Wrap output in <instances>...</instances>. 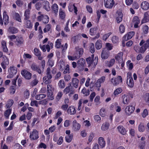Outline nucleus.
<instances>
[{
    "label": "nucleus",
    "mask_w": 149,
    "mask_h": 149,
    "mask_svg": "<svg viewBox=\"0 0 149 149\" xmlns=\"http://www.w3.org/2000/svg\"><path fill=\"white\" fill-rule=\"evenodd\" d=\"M63 92L65 94L70 93L69 94V96H70L71 95L73 94L74 93V89L72 86L71 85V83H69V85L64 89Z\"/></svg>",
    "instance_id": "423d86ee"
},
{
    "label": "nucleus",
    "mask_w": 149,
    "mask_h": 149,
    "mask_svg": "<svg viewBox=\"0 0 149 149\" xmlns=\"http://www.w3.org/2000/svg\"><path fill=\"white\" fill-rule=\"evenodd\" d=\"M43 8L45 9L47 11H48L50 9L49 4L48 2L46 1L43 6Z\"/></svg>",
    "instance_id": "a18cd8bd"
},
{
    "label": "nucleus",
    "mask_w": 149,
    "mask_h": 149,
    "mask_svg": "<svg viewBox=\"0 0 149 149\" xmlns=\"http://www.w3.org/2000/svg\"><path fill=\"white\" fill-rule=\"evenodd\" d=\"M6 109L4 112V115L6 118L8 119L9 118V116L10 114L11 111L12 109L10 108Z\"/></svg>",
    "instance_id": "c756f323"
},
{
    "label": "nucleus",
    "mask_w": 149,
    "mask_h": 149,
    "mask_svg": "<svg viewBox=\"0 0 149 149\" xmlns=\"http://www.w3.org/2000/svg\"><path fill=\"white\" fill-rule=\"evenodd\" d=\"M8 19L9 17L6 14V12L4 11L3 13V20L5 25L8 23Z\"/></svg>",
    "instance_id": "393cba45"
},
{
    "label": "nucleus",
    "mask_w": 149,
    "mask_h": 149,
    "mask_svg": "<svg viewBox=\"0 0 149 149\" xmlns=\"http://www.w3.org/2000/svg\"><path fill=\"white\" fill-rule=\"evenodd\" d=\"M81 127L80 125L77 123L76 120L73 122V129L75 131L79 130Z\"/></svg>",
    "instance_id": "a211bd4d"
},
{
    "label": "nucleus",
    "mask_w": 149,
    "mask_h": 149,
    "mask_svg": "<svg viewBox=\"0 0 149 149\" xmlns=\"http://www.w3.org/2000/svg\"><path fill=\"white\" fill-rule=\"evenodd\" d=\"M114 2L113 0H104V4L106 7L111 8L113 6Z\"/></svg>",
    "instance_id": "ddd939ff"
},
{
    "label": "nucleus",
    "mask_w": 149,
    "mask_h": 149,
    "mask_svg": "<svg viewBox=\"0 0 149 149\" xmlns=\"http://www.w3.org/2000/svg\"><path fill=\"white\" fill-rule=\"evenodd\" d=\"M52 8L53 10V12L55 14H56L58 13V7L57 4L56 3L53 4L52 6Z\"/></svg>",
    "instance_id": "c85d7f7f"
},
{
    "label": "nucleus",
    "mask_w": 149,
    "mask_h": 149,
    "mask_svg": "<svg viewBox=\"0 0 149 149\" xmlns=\"http://www.w3.org/2000/svg\"><path fill=\"white\" fill-rule=\"evenodd\" d=\"M97 28H91L90 30V34L91 36H93L96 33Z\"/></svg>",
    "instance_id": "603ef678"
},
{
    "label": "nucleus",
    "mask_w": 149,
    "mask_h": 149,
    "mask_svg": "<svg viewBox=\"0 0 149 149\" xmlns=\"http://www.w3.org/2000/svg\"><path fill=\"white\" fill-rule=\"evenodd\" d=\"M45 60H42L41 62V67L42 68L41 70L38 66H37L36 64L35 63H33L31 65V67L32 70L34 71H36L39 74H41L43 71L45 66Z\"/></svg>",
    "instance_id": "f257e3e1"
},
{
    "label": "nucleus",
    "mask_w": 149,
    "mask_h": 149,
    "mask_svg": "<svg viewBox=\"0 0 149 149\" xmlns=\"http://www.w3.org/2000/svg\"><path fill=\"white\" fill-rule=\"evenodd\" d=\"M21 74L26 79H30L31 78V73L26 70H22Z\"/></svg>",
    "instance_id": "1a4fd4ad"
},
{
    "label": "nucleus",
    "mask_w": 149,
    "mask_h": 149,
    "mask_svg": "<svg viewBox=\"0 0 149 149\" xmlns=\"http://www.w3.org/2000/svg\"><path fill=\"white\" fill-rule=\"evenodd\" d=\"M52 77L51 74V69L50 68H48L46 71V75L43 78L44 82L46 84L50 83L51 82L50 79Z\"/></svg>",
    "instance_id": "7ed1b4c3"
},
{
    "label": "nucleus",
    "mask_w": 149,
    "mask_h": 149,
    "mask_svg": "<svg viewBox=\"0 0 149 149\" xmlns=\"http://www.w3.org/2000/svg\"><path fill=\"white\" fill-rule=\"evenodd\" d=\"M122 98L123 102L124 104H128L129 102V97L127 95L124 94L122 95Z\"/></svg>",
    "instance_id": "aec40b11"
},
{
    "label": "nucleus",
    "mask_w": 149,
    "mask_h": 149,
    "mask_svg": "<svg viewBox=\"0 0 149 149\" xmlns=\"http://www.w3.org/2000/svg\"><path fill=\"white\" fill-rule=\"evenodd\" d=\"M100 115L102 117H104L105 115V109L103 108H102L100 111Z\"/></svg>",
    "instance_id": "13d9d810"
},
{
    "label": "nucleus",
    "mask_w": 149,
    "mask_h": 149,
    "mask_svg": "<svg viewBox=\"0 0 149 149\" xmlns=\"http://www.w3.org/2000/svg\"><path fill=\"white\" fill-rule=\"evenodd\" d=\"M67 112L70 115H74L76 113V111L74 107L70 106L68 109Z\"/></svg>",
    "instance_id": "5701e85b"
},
{
    "label": "nucleus",
    "mask_w": 149,
    "mask_h": 149,
    "mask_svg": "<svg viewBox=\"0 0 149 149\" xmlns=\"http://www.w3.org/2000/svg\"><path fill=\"white\" fill-rule=\"evenodd\" d=\"M135 109V107L132 105L126 106L125 109V111L126 115L129 116L133 113Z\"/></svg>",
    "instance_id": "39448f33"
},
{
    "label": "nucleus",
    "mask_w": 149,
    "mask_h": 149,
    "mask_svg": "<svg viewBox=\"0 0 149 149\" xmlns=\"http://www.w3.org/2000/svg\"><path fill=\"white\" fill-rule=\"evenodd\" d=\"M127 64L129 69L130 70H131L133 68V64L132 63H130V61H128L127 63Z\"/></svg>",
    "instance_id": "338daca9"
},
{
    "label": "nucleus",
    "mask_w": 149,
    "mask_h": 149,
    "mask_svg": "<svg viewBox=\"0 0 149 149\" xmlns=\"http://www.w3.org/2000/svg\"><path fill=\"white\" fill-rule=\"evenodd\" d=\"M8 31L12 34L17 33L18 31L17 29L14 27H10L8 29Z\"/></svg>",
    "instance_id": "c9c22d12"
},
{
    "label": "nucleus",
    "mask_w": 149,
    "mask_h": 149,
    "mask_svg": "<svg viewBox=\"0 0 149 149\" xmlns=\"http://www.w3.org/2000/svg\"><path fill=\"white\" fill-rule=\"evenodd\" d=\"M122 81V78L120 76H118L117 78H112L111 80V82L114 86L118 85Z\"/></svg>",
    "instance_id": "0eeeda50"
},
{
    "label": "nucleus",
    "mask_w": 149,
    "mask_h": 149,
    "mask_svg": "<svg viewBox=\"0 0 149 149\" xmlns=\"http://www.w3.org/2000/svg\"><path fill=\"white\" fill-rule=\"evenodd\" d=\"M46 96L45 94H40L37 95L35 96V99L38 100H40L44 99Z\"/></svg>",
    "instance_id": "f704fd0d"
},
{
    "label": "nucleus",
    "mask_w": 149,
    "mask_h": 149,
    "mask_svg": "<svg viewBox=\"0 0 149 149\" xmlns=\"http://www.w3.org/2000/svg\"><path fill=\"white\" fill-rule=\"evenodd\" d=\"M35 54L36 56H41V53L40 50L36 48H35L34 49Z\"/></svg>",
    "instance_id": "8fccbe9b"
},
{
    "label": "nucleus",
    "mask_w": 149,
    "mask_h": 149,
    "mask_svg": "<svg viewBox=\"0 0 149 149\" xmlns=\"http://www.w3.org/2000/svg\"><path fill=\"white\" fill-rule=\"evenodd\" d=\"M73 136L72 134L67 135L65 137L66 141L68 143L70 142L73 138Z\"/></svg>",
    "instance_id": "ea45409f"
},
{
    "label": "nucleus",
    "mask_w": 149,
    "mask_h": 149,
    "mask_svg": "<svg viewBox=\"0 0 149 149\" xmlns=\"http://www.w3.org/2000/svg\"><path fill=\"white\" fill-rule=\"evenodd\" d=\"M117 129L121 134L124 135L126 134V131L123 126H119L117 127Z\"/></svg>",
    "instance_id": "bb28decb"
},
{
    "label": "nucleus",
    "mask_w": 149,
    "mask_h": 149,
    "mask_svg": "<svg viewBox=\"0 0 149 149\" xmlns=\"http://www.w3.org/2000/svg\"><path fill=\"white\" fill-rule=\"evenodd\" d=\"M132 21L134 24V27L137 28L138 27V25L140 23V20L137 16L134 17Z\"/></svg>",
    "instance_id": "4be33fe9"
},
{
    "label": "nucleus",
    "mask_w": 149,
    "mask_h": 149,
    "mask_svg": "<svg viewBox=\"0 0 149 149\" xmlns=\"http://www.w3.org/2000/svg\"><path fill=\"white\" fill-rule=\"evenodd\" d=\"M14 18L16 20L20 22H22L21 17L19 14L18 13H15Z\"/></svg>",
    "instance_id": "473e14b6"
},
{
    "label": "nucleus",
    "mask_w": 149,
    "mask_h": 149,
    "mask_svg": "<svg viewBox=\"0 0 149 149\" xmlns=\"http://www.w3.org/2000/svg\"><path fill=\"white\" fill-rule=\"evenodd\" d=\"M119 31L121 33H123L125 31V26L123 24H121L119 27Z\"/></svg>",
    "instance_id": "4d7b16f0"
},
{
    "label": "nucleus",
    "mask_w": 149,
    "mask_h": 149,
    "mask_svg": "<svg viewBox=\"0 0 149 149\" xmlns=\"http://www.w3.org/2000/svg\"><path fill=\"white\" fill-rule=\"evenodd\" d=\"M109 56V52L106 49H104L102 51L101 57L102 59H105L107 58Z\"/></svg>",
    "instance_id": "dca6fc26"
},
{
    "label": "nucleus",
    "mask_w": 149,
    "mask_h": 149,
    "mask_svg": "<svg viewBox=\"0 0 149 149\" xmlns=\"http://www.w3.org/2000/svg\"><path fill=\"white\" fill-rule=\"evenodd\" d=\"M115 63V60L114 58L111 59L109 61V63L108 64V66L109 67H112Z\"/></svg>",
    "instance_id": "e2e57ef3"
},
{
    "label": "nucleus",
    "mask_w": 149,
    "mask_h": 149,
    "mask_svg": "<svg viewBox=\"0 0 149 149\" xmlns=\"http://www.w3.org/2000/svg\"><path fill=\"white\" fill-rule=\"evenodd\" d=\"M109 126V124L107 123H103L101 127V129L102 130L104 131L107 130Z\"/></svg>",
    "instance_id": "4c0bfd02"
},
{
    "label": "nucleus",
    "mask_w": 149,
    "mask_h": 149,
    "mask_svg": "<svg viewBox=\"0 0 149 149\" xmlns=\"http://www.w3.org/2000/svg\"><path fill=\"white\" fill-rule=\"evenodd\" d=\"M54 64V61L52 58L49 59L47 62V64L51 67H52Z\"/></svg>",
    "instance_id": "09e8293b"
},
{
    "label": "nucleus",
    "mask_w": 149,
    "mask_h": 149,
    "mask_svg": "<svg viewBox=\"0 0 149 149\" xmlns=\"http://www.w3.org/2000/svg\"><path fill=\"white\" fill-rule=\"evenodd\" d=\"M127 83L129 87L132 88L133 87L134 83L133 79L130 73H128L127 74Z\"/></svg>",
    "instance_id": "6e6552de"
},
{
    "label": "nucleus",
    "mask_w": 149,
    "mask_h": 149,
    "mask_svg": "<svg viewBox=\"0 0 149 149\" xmlns=\"http://www.w3.org/2000/svg\"><path fill=\"white\" fill-rule=\"evenodd\" d=\"M13 139V137L12 136H9L7 137L6 139V142L8 143H10Z\"/></svg>",
    "instance_id": "680f3d73"
},
{
    "label": "nucleus",
    "mask_w": 149,
    "mask_h": 149,
    "mask_svg": "<svg viewBox=\"0 0 149 149\" xmlns=\"http://www.w3.org/2000/svg\"><path fill=\"white\" fill-rule=\"evenodd\" d=\"M138 129L139 131L140 132H143L145 130L144 125L142 124H140L138 127Z\"/></svg>",
    "instance_id": "69168bd1"
},
{
    "label": "nucleus",
    "mask_w": 149,
    "mask_h": 149,
    "mask_svg": "<svg viewBox=\"0 0 149 149\" xmlns=\"http://www.w3.org/2000/svg\"><path fill=\"white\" fill-rule=\"evenodd\" d=\"M123 55V53L122 52H120L115 56V58L119 63H122L123 62L122 57Z\"/></svg>",
    "instance_id": "f3484780"
},
{
    "label": "nucleus",
    "mask_w": 149,
    "mask_h": 149,
    "mask_svg": "<svg viewBox=\"0 0 149 149\" xmlns=\"http://www.w3.org/2000/svg\"><path fill=\"white\" fill-rule=\"evenodd\" d=\"M75 49H76V51L78 53L79 55H78L77 56L79 58L82 55L83 53V49L82 48L79 47H76Z\"/></svg>",
    "instance_id": "b1692460"
},
{
    "label": "nucleus",
    "mask_w": 149,
    "mask_h": 149,
    "mask_svg": "<svg viewBox=\"0 0 149 149\" xmlns=\"http://www.w3.org/2000/svg\"><path fill=\"white\" fill-rule=\"evenodd\" d=\"M149 21V12L145 13L144 14V17L142 20V23H145Z\"/></svg>",
    "instance_id": "a878e982"
},
{
    "label": "nucleus",
    "mask_w": 149,
    "mask_h": 149,
    "mask_svg": "<svg viewBox=\"0 0 149 149\" xmlns=\"http://www.w3.org/2000/svg\"><path fill=\"white\" fill-rule=\"evenodd\" d=\"M98 58L95 57V59H93L91 57L88 58L86 59V61L88 64V67L92 66L95 67L97 64L98 62Z\"/></svg>",
    "instance_id": "f03ea898"
},
{
    "label": "nucleus",
    "mask_w": 149,
    "mask_h": 149,
    "mask_svg": "<svg viewBox=\"0 0 149 149\" xmlns=\"http://www.w3.org/2000/svg\"><path fill=\"white\" fill-rule=\"evenodd\" d=\"M15 42L16 45L18 47H20L24 44V40L22 36H17Z\"/></svg>",
    "instance_id": "9d476101"
},
{
    "label": "nucleus",
    "mask_w": 149,
    "mask_h": 149,
    "mask_svg": "<svg viewBox=\"0 0 149 149\" xmlns=\"http://www.w3.org/2000/svg\"><path fill=\"white\" fill-rule=\"evenodd\" d=\"M26 25V28H31L32 27V24L30 21L29 20H27Z\"/></svg>",
    "instance_id": "bf43d9fd"
},
{
    "label": "nucleus",
    "mask_w": 149,
    "mask_h": 149,
    "mask_svg": "<svg viewBox=\"0 0 149 149\" xmlns=\"http://www.w3.org/2000/svg\"><path fill=\"white\" fill-rule=\"evenodd\" d=\"M98 143L101 148L104 147L105 145V142L104 138L102 137H100L98 140Z\"/></svg>",
    "instance_id": "6ab92c4d"
},
{
    "label": "nucleus",
    "mask_w": 149,
    "mask_h": 149,
    "mask_svg": "<svg viewBox=\"0 0 149 149\" xmlns=\"http://www.w3.org/2000/svg\"><path fill=\"white\" fill-rule=\"evenodd\" d=\"M79 82V81L77 78H73L72 79L71 82L70 83H71V85H72V87L76 88L78 87Z\"/></svg>",
    "instance_id": "4468645a"
},
{
    "label": "nucleus",
    "mask_w": 149,
    "mask_h": 149,
    "mask_svg": "<svg viewBox=\"0 0 149 149\" xmlns=\"http://www.w3.org/2000/svg\"><path fill=\"white\" fill-rule=\"evenodd\" d=\"M47 93H51L52 92L53 88H52V86L50 85H48L47 86Z\"/></svg>",
    "instance_id": "0e129e2a"
},
{
    "label": "nucleus",
    "mask_w": 149,
    "mask_h": 149,
    "mask_svg": "<svg viewBox=\"0 0 149 149\" xmlns=\"http://www.w3.org/2000/svg\"><path fill=\"white\" fill-rule=\"evenodd\" d=\"M15 3L17 6L20 7H22L24 4L23 2L21 0H17Z\"/></svg>",
    "instance_id": "052dcab7"
},
{
    "label": "nucleus",
    "mask_w": 149,
    "mask_h": 149,
    "mask_svg": "<svg viewBox=\"0 0 149 149\" xmlns=\"http://www.w3.org/2000/svg\"><path fill=\"white\" fill-rule=\"evenodd\" d=\"M69 11L70 12H72L73 9L74 11V13L76 15L77 14V8L75 6L74 4L72 5L69 6L68 7Z\"/></svg>",
    "instance_id": "2f4dec72"
},
{
    "label": "nucleus",
    "mask_w": 149,
    "mask_h": 149,
    "mask_svg": "<svg viewBox=\"0 0 149 149\" xmlns=\"http://www.w3.org/2000/svg\"><path fill=\"white\" fill-rule=\"evenodd\" d=\"M134 32L133 31L130 32L125 35V37H127V40L131 39L134 35Z\"/></svg>",
    "instance_id": "58836bf2"
},
{
    "label": "nucleus",
    "mask_w": 149,
    "mask_h": 149,
    "mask_svg": "<svg viewBox=\"0 0 149 149\" xmlns=\"http://www.w3.org/2000/svg\"><path fill=\"white\" fill-rule=\"evenodd\" d=\"M14 103V101L12 100H10L7 102L6 106L7 108H9L11 107Z\"/></svg>",
    "instance_id": "79ce46f5"
},
{
    "label": "nucleus",
    "mask_w": 149,
    "mask_h": 149,
    "mask_svg": "<svg viewBox=\"0 0 149 149\" xmlns=\"http://www.w3.org/2000/svg\"><path fill=\"white\" fill-rule=\"evenodd\" d=\"M122 91V89L120 88H117L114 92L113 94L114 95H118Z\"/></svg>",
    "instance_id": "de8ad7c7"
},
{
    "label": "nucleus",
    "mask_w": 149,
    "mask_h": 149,
    "mask_svg": "<svg viewBox=\"0 0 149 149\" xmlns=\"http://www.w3.org/2000/svg\"><path fill=\"white\" fill-rule=\"evenodd\" d=\"M141 7L143 10H147L149 7V3L146 1H143L141 4Z\"/></svg>",
    "instance_id": "412c9836"
},
{
    "label": "nucleus",
    "mask_w": 149,
    "mask_h": 149,
    "mask_svg": "<svg viewBox=\"0 0 149 149\" xmlns=\"http://www.w3.org/2000/svg\"><path fill=\"white\" fill-rule=\"evenodd\" d=\"M58 86L61 88H64L65 86V84L64 81L62 79L60 80L58 83Z\"/></svg>",
    "instance_id": "a19ab883"
},
{
    "label": "nucleus",
    "mask_w": 149,
    "mask_h": 149,
    "mask_svg": "<svg viewBox=\"0 0 149 149\" xmlns=\"http://www.w3.org/2000/svg\"><path fill=\"white\" fill-rule=\"evenodd\" d=\"M96 47L97 49H100L102 47V45L101 42L100 40H98L95 43Z\"/></svg>",
    "instance_id": "c03bdc74"
},
{
    "label": "nucleus",
    "mask_w": 149,
    "mask_h": 149,
    "mask_svg": "<svg viewBox=\"0 0 149 149\" xmlns=\"http://www.w3.org/2000/svg\"><path fill=\"white\" fill-rule=\"evenodd\" d=\"M3 52H7L8 51V49L6 46V43L5 41H2L1 42Z\"/></svg>",
    "instance_id": "e433bc0d"
},
{
    "label": "nucleus",
    "mask_w": 149,
    "mask_h": 149,
    "mask_svg": "<svg viewBox=\"0 0 149 149\" xmlns=\"http://www.w3.org/2000/svg\"><path fill=\"white\" fill-rule=\"evenodd\" d=\"M61 39H58L56 42L55 46L57 48H60L61 46Z\"/></svg>",
    "instance_id": "3c124183"
},
{
    "label": "nucleus",
    "mask_w": 149,
    "mask_h": 149,
    "mask_svg": "<svg viewBox=\"0 0 149 149\" xmlns=\"http://www.w3.org/2000/svg\"><path fill=\"white\" fill-rule=\"evenodd\" d=\"M85 60L83 58L80 59L77 61V63L79 67H83L85 64Z\"/></svg>",
    "instance_id": "cd10ccee"
},
{
    "label": "nucleus",
    "mask_w": 149,
    "mask_h": 149,
    "mask_svg": "<svg viewBox=\"0 0 149 149\" xmlns=\"http://www.w3.org/2000/svg\"><path fill=\"white\" fill-rule=\"evenodd\" d=\"M118 37L115 36H113L112 38V41L113 43H117L118 42Z\"/></svg>",
    "instance_id": "6e6d98bb"
},
{
    "label": "nucleus",
    "mask_w": 149,
    "mask_h": 149,
    "mask_svg": "<svg viewBox=\"0 0 149 149\" xmlns=\"http://www.w3.org/2000/svg\"><path fill=\"white\" fill-rule=\"evenodd\" d=\"M30 11L29 9H26L24 12V20H27L30 18Z\"/></svg>",
    "instance_id": "7c9ffc66"
},
{
    "label": "nucleus",
    "mask_w": 149,
    "mask_h": 149,
    "mask_svg": "<svg viewBox=\"0 0 149 149\" xmlns=\"http://www.w3.org/2000/svg\"><path fill=\"white\" fill-rule=\"evenodd\" d=\"M33 77L35 79L32 81L31 82V85L32 86H34L36 85L38 82V81L36 79V75H33Z\"/></svg>",
    "instance_id": "49530a36"
},
{
    "label": "nucleus",
    "mask_w": 149,
    "mask_h": 149,
    "mask_svg": "<svg viewBox=\"0 0 149 149\" xmlns=\"http://www.w3.org/2000/svg\"><path fill=\"white\" fill-rule=\"evenodd\" d=\"M9 60L8 58L5 56H3V61L1 63V65L4 70L6 69V65L9 64Z\"/></svg>",
    "instance_id": "9b49d317"
},
{
    "label": "nucleus",
    "mask_w": 149,
    "mask_h": 149,
    "mask_svg": "<svg viewBox=\"0 0 149 149\" xmlns=\"http://www.w3.org/2000/svg\"><path fill=\"white\" fill-rule=\"evenodd\" d=\"M38 19L40 20H42L43 22L45 24L47 23L49 21V17L47 15H41L40 16L38 17Z\"/></svg>",
    "instance_id": "2eb2a0df"
},
{
    "label": "nucleus",
    "mask_w": 149,
    "mask_h": 149,
    "mask_svg": "<svg viewBox=\"0 0 149 149\" xmlns=\"http://www.w3.org/2000/svg\"><path fill=\"white\" fill-rule=\"evenodd\" d=\"M16 68L13 66H11L8 69V75L7 76V78H10L13 77L14 75L17 73Z\"/></svg>",
    "instance_id": "20e7f679"
},
{
    "label": "nucleus",
    "mask_w": 149,
    "mask_h": 149,
    "mask_svg": "<svg viewBox=\"0 0 149 149\" xmlns=\"http://www.w3.org/2000/svg\"><path fill=\"white\" fill-rule=\"evenodd\" d=\"M123 14L121 12H119L118 14V15L117 16L116 19L118 23H119L122 20Z\"/></svg>",
    "instance_id": "72a5a7b5"
},
{
    "label": "nucleus",
    "mask_w": 149,
    "mask_h": 149,
    "mask_svg": "<svg viewBox=\"0 0 149 149\" xmlns=\"http://www.w3.org/2000/svg\"><path fill=\"white\" fill-rule=\"evenodd\" d=\"M60 71H62L65 68V63L63 60H60Z\"/></svg>",
    "instance_id": "37998d69"
},
{
    "label": "nucleus",
    "mask_w": 149,
    "mask_h": 149,
    "mask_svg": "<svg viewBox=\"0 0 149 149\" xmlns=\"http://www.w3.org/2000/svg\"><path fill=\"white\" fill-rule=\"evenodd\" d=\"M38 134V131L34 129L31 133H30V138L32 140L37 139L39 137Z\"/></svg>",
    "instance_id": "f8f14e48"
},
{
    "label": "nucleus",
    "mask_w": 149,
    "mask_h": 149,
    "mask_svg": "<svg viewBox=\"0 0 149 149\" xmlns=\"http://www.w3.org/2000/svg\"><path fill=\"white\" fill-rule=\"evenodd\" d=\"M90 50L92 53H93L95 51L94 45L93 43H91L90 45Z\"/></svg>",
    "instance_id": "864d4df0"
},
{
    "label": "nucleus",
    "mask_w": 149,
    "mask_h": 149,
    "mask_svg": "<svg viewBox=\"0 0 149 149\" xmlns=\"http://www.w3.org/2000/svg\"><path fill=\"white\" fill-rule=\"evenodd\" d=\"M65 69V70L63 72L64 74L70 73L69 66L67 64L66 65Z\"/></svg>",
    "instance_id": "774afa93"
},
{
    "label": "nucleus",
    "mask_w": 149,
    "mask_h": 149,
    "mask_svg": "<svg viewBox=\"0 0 149 149\" xmlns=\"http://www.w3.org/2000/svg\"><path fill=\"white\" fill-rule=\"evenodd\" d=\"M59 14L60 17L61 19H63L65 17V13L61 10V9H60L59 10Z\"/></svg>",
    "instance_id": "5fc2aeb1"
}]
</instances>
